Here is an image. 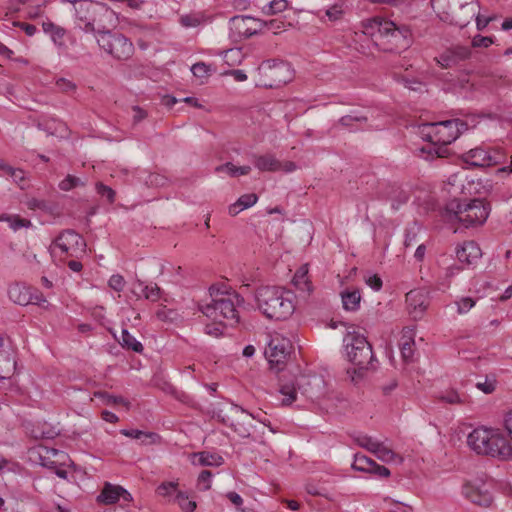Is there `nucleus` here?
Here are the masks:
<instances>
[{"mask_svg":"<svg viewBox=\"0 0 512 512\" xmlns=\"http://www.w3.org/2000/svg\"><path fill=\"white\" fill-rule=\"evenodd\" d=\"M363 34L370 36L374 45L385 52H399L410 45V31L397 27L388 20L372 19L362 24Z\"/></svg>","mask_w":512,"mask_h":512,"instance_id":"f257e3e1","label":"nucleus"},{"mask_svg":"<svg viewBox=\"0 0 512 512\" xmlns=\"http://www.w3.org/2000/svg\"><path fill=\"white\" fill-rule=\"evenodd\" d=\"M212 298L211 303L200 305V311L215 321L226 319L231 324L239 322L237 307L243 302V298L225 284L212 285L209 288Z\"/></svg>","mask_w":512,"mask_h":512,"instance_id":"f03ea898","label":"nucleus"},{"mask_svg":"<svg viewBox=\"0 0 512 512\" xmlns=\"http://www.w3.org/2000/svg\"><path fill=\"white\" fill-rule=\"evenodd\" d=\"M77 26L85 33L97 35L115 25V12L106 4L92 0L73 1Z\"/></svg>","mask_w":512,"mask_h":512,"instance_id":"7ed1b4c3","label":"nucleus"},{"mask_svg":"<svg viewBox=\"0 0 512 512\" xmlns=\"http://www.w3.org/2000/svg\"><path fill=\"white\" fill-rule=\"evenodd\" d=\"M467 444L478 455L506 460L512 457V446L499 429L479 427L469 433Z\"/></svg>","mask_w":512,"mask_h":512,"instance_id":"20e7f679","label":"nucleus"},{"mask_svg":"<svg viewBox=\"0 0 512 512\" xmlns=\"http://www.w3.org/2000/svg\"><path fill=\"white\" fill-rule=\"evenodd\" d=\"M258 308L269 319L285 320L295 309L292 293L279 287L264 286L256 292Z\"/></svg>","mask_w":512,"mask_h":512,"instance_id":"39448f33","label":"nucleus"},{"mask_svg":"<svg viewBox=\"0 0 512 512\" xmlns=\"http://www.w3.org/2000/svg\"><path fill=\"white\" fill-rule=\"evenodd\" d=\"M343 342L348 360L355 365L354 374L362 378L365 371L376 369V359L366 336L356 331H348Z\"/></svg>","mask_w":512,"mask_h":512,"instance_id":"423d86ee","label":"nucleus"},{"mask_svg":"<svg viewBox=\"0 0 512 512\" xmlns=\"http://www.w3.org/2000/svg\"><path fill=\"white\" fill-rule=\"evenodd\" d=\"M431 6L442 21L459 27L467 26L479 12L476 0H431Z\"/></svg>","mask_w":512,"mask_h":512,"instance_id":"0eeeda50","label":"nucleus"},{"mask_svg":"<svg viewBox=\"0 0 512 512\" xmlns=\"http://www.w3.org/2000/svg\"><path fill=\"white\" fill-rule=\"evenodd\" d=\"M446 211L452 220V216L465 228L482 225L488 218L490 208L481 199H473L468 203L452 200L446 206Z\"/></svg>","mask_w":512,"mask_h":512,"instance_id":"6e6552de","label":"nucleus"},{"mask_svg":"<svg viewBox=\"0 0 512 512\" xmlns=\"http://www.w3.org/2000/svg\"><path fill=\"white\" fill-rule=\"evenodd\" d=\"M97 44L117 60H127L134 52L132 42L123 34L105 28L96 35Z\"/></svg>","mask_w":512,"mask_h":512,"instance_id":"1a4fd4ad","label":"nucleus"},{"mask_svg":"<svg viewBox=\"0 0 512 512\" xmlns=\"http://www.w3.org/2000/svg\"><path fill=\"white\" fill-rule=\"evenodd\" d=\"M260 80L258 85L266 88H276L292 80L293 70L289 63L279 60L264 61L258 67Z\"/></svg>","mask_w":512,"mask_h":512,"instance_id":"9d476101","label":"nucleus"},{"mask_svg":"<svg viewBox=\"0 0 512 512\" xmlns=\"http://www.w3.org/2000/svg\"><path fill=\"white\" fill-rule=\"evenodd\" d=\"M433 131L427 134L432 143L451 144L461 133L468 129L467 123L460 119H452L428 125Z\"/></svg>","mask_w":512,"mask_h":512,"instance_id":"9b49d317","label":"nucleus"},{"mask_svg":"<svg viewBox=\"0 0 512 512\" xmlns=\"http://www.w3.org/2000/svg\"><path fill=\"white\" fill-rule=\"evenodd\" d=\"M293 351V344L290 339L282 336H273L265 350V355L271 364V367L277 372L282 371L281 365H284Z\"/></svg>","mask_w":512,"mask_h":512,"instance_id":"f8f14e48","label":"nucleus"},{"mask_svg":"<svg viewBox=\"0 0 512 512\" xmlns=\"http://www.w3.org/2000/svg\"><path fill=\"white\" fill-rule=\"evenodd\" d=\"M462 158L475 167H490L504 162L506 155L499 148L476 147L463 154Z\"/></svg>","mask_w":512,"mask_h":512,"instance_id":"ddd939ff","label":"nucleus"},{"mask_svg":"<svg viewBox=\"0 0 512 512\" xmlns=\"http://www.w3.org/2000/svg\"><path fill=\"white\" fill-rule=\"evenodd\" d=\"M320 381L321 380L317 377L311 378L306 375H300L295 379V382L281 384L280 393L284 396L282 404H292L296 400L298 392L306 397L312 398L314 396L312 384L313 382L316 383Z\"/></svg>","mask_w":512,"mask_h":512,"instance_id":"4468645a","label":"nucleus"},{"mask_svg":"<svg viewBox=\"0 0 512 512\" xmlns=\"http://www.w3.org/2000/svg\"><path fill=\"white\" fill-rule=\"evenodd\" d=\"M86 243L83 237L74 230L63 231L54 241L52 252L56 254V249L70 257H78L85 252Z\"/></svg>","mask_w":512,"mask_h":512,"instance_id":"2eb2a0df","label":"nucleus"},{"mask_svg":"<svg viewBox=\"0 0 512 512\" xmlns=\"http://www.w3.org/2000/svg\"><path fill=\"white\" fill-rule=\"evenodd\" d=\"M39 456L42 466L53 470L55 474L62 479L67 478V471L61 468L68 460V455L65 452L55 448L44 447L39 453Z\"/></svg>","mask_w":512,"mask_h":512,"instance_id":"dca6fc26","label":"nucleus"},{"mask_svg":"<svg viewBox=\"0 0 512 512\" xmlns=\"http://www.w3.org/2000/svg\"><path fill=\"white\" fill-rule=\"evenodd\" d=\"M231 30L239 37L249 38L263 31L262 20L247 15L235 16L231 19Z\"/></svg>","mask_w":512,"mask_h":512,"instance_id":"f3484780","label":"nucleus"},{"mask_svg":"<svg viewBox=\"0 0 512 512\" xmlns=\"http://www.w3.org/2000/svg\"><path fill=\"white\" fill-rule=\"evenodd\" d=\"M406 303L410 314L417 319L422 316L429 305V299L423 290H411L406 294Z\"/></svg>","mask_w":512,"mask_h":512,"instance_id":"a211bd4d","label":"nucleus"},{"mask_svg":"<svg viewBox=\"0 0 512 512\" xmlns=\"http://www.w3.org/2000/svg\"><path fill=\"white\" fill-rule=\"evenodd\" d=\"M464 494L471 502L479 506L488 507L492 503V495L485 485H466Z\"/></svg>","mask_w":512,"mask_h":512,"instance_id":"6ab92c4d","label":"nucleus"},{"mask_svg":"<svg viewBox=\"0 0 512 512\" xmlns=\"http://www.w3.org/2000/svg\"><path fill=\"white\" fill-rule=\"evenodd\" d=\"M456 255L460 262L470 265L480 259L482 253L476 242L467 241L457 248Z\"/></svg>","mask_w":512,"mask_h":512,"instance_id":"aec40b11","label":"nucleus"},{"mask_svg":"<svg viewBox=\"0 0 512 512\" xmlns=\"http://www.w3.org/2000/svg\"><path fill=\"white\" fill-rule=\"evenodd\" d=\"M129 496L130 494L122 487L106 483L102 492L97 496V501L103 504H114L120 497L127 500Z\"/></svg>","mask_w":512,"mask_h":512,"instance_id":"412c9836","label":"nucleus"},{"mask_svg":"<svg viewBox=\"0 0 512 512\" xmlns=\"http://www.w3.org/2000/svg\"><path fill=\"white\" fill-rule=\"evenodd\" d=\"M8 295L11 301L18 305L26 306L31 303V287L23 284H13L8 289Z\"/></svg>","mask_w":512,"mask_h":512,"instance_id":"4be33fe9","label":"nucleus"},{"mask_svg":"<svg viewBox=\"0 0 512 512\" xmlns=\"http://www.w3.org/2000/svg\"><path fill=\"white\" fill-rule=\"evenodd\" d=\"M254 166L262 172L280 171V161L270 153L264 155H253Z\"/></svg>","mask_w":512,"mask_h":512,"instance_id":"5701e85b","label":"nucleus"},{"mask_svg":"<svg viewBox=\"0 0 512 512\" xmlns=\"http://www.w3.org/2000/svg\"><path fill=\"white\" fill-rule=\"evenodd\" d=\"M414 333L410 328H404L402 332V337L400 340V351L402 358L408 362L413 359L414 355Z\"/></svg>","mask_w":512,"mask_h":512,"instance_id":"b1692460","label":"nucleus"},{"mask_svg":"<svg viewBox=\"0 0 512 512\" xmlns=\"http://www.w3.org/2000/svg\"><path fill=\"white\" fill-rule=\"evenodd\" d=\"M16 368V362L10 349H0V378H9Z\"/></svg>","mask_w":512,"mask_h":512,"instance_id":"393cba45","label":"nucleus"},{"mask_svg":"<svg viewBox=\"0 0 512 512\" xmlns=\"http://www.w3.org/2000/svg\"><path fill=\"white\" fill-rule=\"evenodd\" d=\"M343 308L347 311H357L360 307L361 294L358 289L345 290L341 293Z\"/></svg>","mask_w":512,"mask_h":512,"instance_id":"a878e982","label":"nucleus"},{"mask_svg":"<svg viewBox=\"0 0 512 512\" xmlns=\"http://www.w3.org/2000/svg\"><path fill=\"white\" fill-rule=\"evenodd\" d=\"M373 454L382 462L390 463H402L403 458L399 454L395 453L391 448L385 446L382 442H379Z\"/></svg>","mask_w":512,"mask_h":512,"instance_id":"bb28decb","label":"nucleus"},{"mask_svg":"<svg viewBox=\"0 0 512 512\" xmlns=\"http://www.w3.org/2000/svg\"><path fill=\"white\" fill-rule=\"evenodd\" d=\"M436 399L443 403L455 405L465 403L467 401V396L465 394L458 393L453 388H450L439 392L436 395Z\"/></svg>","mask_w":512,"mask_h":512,"instance_id":"cd10ccee","label":"nucleus"},{"mask_svg":"<svg viewBox=\"0 0 512 512\" xmlns=\"http://www.w3.org/2000/svg\"><path fill=\"white\" fill-rule=\"evenodd\" d=\"M121 434L126 437L138 439L143 444L154 443L159 438L156 433L144 432L137 429H122Z\"/></svg>","mask_w":512,"mask_h":512,"instance_id":"c85d7f7f","label":"nucleus"},{"mask_svg":"<svg viewBox=\"0 0 512 512\" xmlns=\"http://www.w3.org/2000/svg\"><path fill=\"white\" fill-rule=\"evenodd\" d=\"M448 144L442 143H432L430 142L428 145L421 148L422 153H427L425 159L433 158L434 156L438 158H445L449 155V149L447 147Z\"/></svg>","mask_w":512,"mask_h":512,"instance_id":"c756f323","label":"nucleus"},{"mask_svg":"<svg viewBox=\"0 0 512 512\" xmlns=\"http://www.w3.org/2000/svg\"><path fill=\"white\" fill-rule=\"evenodd\" d=\"M250 171H251V167L248 165L236 166L231 162H227V163L219 165L215 168V172H217V173L226 172L231 177L248 175L250 173Z\"/></svg>","mask_w":512,"mask_h":512,"instance_id":"7c9ffc66","label":"nucleus"},{"mask_svg":"<svg viewBox=\"0 0 512 512\" xmlns=\"http://www.w3.org/2000/svg\"><path fill=\"white\" fill-rule=\"evenodd\" d=\"M119 343L123 348L134 352L141 353L143 351V345L133 335H131L127 329H122Z\"/></svg>","mask_w":512,"mask_h":512,"instance_id":"2f4dec72","label":"nucleus"},{"mask_svg":"<svg viewBox=\"0 0 512 512\" xmlns=\"http://www.w3.org/2000/svg\"><path fill=\"white\" fill-rule=\"evenodd\" d=\"M367 121V117L365 115L359 114L357 112H351L348 115L341 117L338 123L350 130H354L358 127L357 124H361Z\"/></svg>","mask_w":512,"mask_h":512,"instance_id":"473e14b6","label":"nucleus"},{"mask_svg":"<svg viewBox=\"0 0 512 512\" xmlns=\"http://www.w3.org/2000/svg\"><path fill=\"white\" fill-rule=\"evenodd\" d=\"M374 460L363 455V454H355L354 461L352 463V469L360 472L368 473L374 465Z\"/></svg>","mask_w":512,"mask_h":512,"instance_id":"72a5a7b5","label":"nucleus"},{"mask_svg":"<svg viewBox=\"0 0 512 512\" xmlns=\"http://www.w3.org/2000/svg\"><path fill=\"white\" fill-rule=\"evenodd\" d=\"M196 456H198L199 464L202 466H220L224 462L222 456L209 452H200Z\"/></svg>","mask_w":512,"mask_h":512,"instance_id":"f704fd0d","label":"nucleus"},{"mask_svg":"<svg viewBox=\"0 0 512 512\" xmlns=\"http://www.w3.org/2000/svg\"><path fill=\"white\" fill-rule=\"evenodd\" d=\"M354 442L360 447L373 453L380 441L373 439L371 436L365 434H358L353 436Z\"/></svg>","mask_w":512,"mask_h":512,"instance_id":"c9c22d12","label":"nucleus"},{"mask_svg":"<svg viewBox=\"0 0 512 512\" xmlns=\"http://www.w3.org/2000/svg\"><path fill=\"white\" fill-rule=\"evenodd\" d=\"M0 221L8 222L9 226L15 231L22 227H28L30 225L29 220L23 219V218L19 217L18 215L2 214V215H0Z\"/></svg>","mask_w":512,"mask_h":512,"instance_id":"e433bc0d","label":"nucleus"},{"mask_svg":"<svg viewBox=\"0 0 512 512\" xmlns=\"http://www.w3.org/2000/svg\"><path fill=\"white\" fill-rule=\"evenodd\" d=\"M287 7V0H272L262 8V13L265 15H274L283 12Z\"/></svg>","mask_w":512,"mask_h":512,"instance_id":"4c0bfd02","label":"nucleus"},{"mask_svg":"<svg viewBox=\"0 0 512 512\" xmlns=\"http://www.w3.org/2000/svg\"><path fill=\"white\" fill-rule=\"evenodd\" d=\"M294 286L302 291L309 290V282L307 279V269L300 268L294 275L292 280Z\"/></svg>","mask_w":512,"mask_h":512,"instance_id":"58836bf2","label":"nucleus"},{"mask_svg":"<svg viewBox=\"0 0 512 512\" xmlns=\"http://www.w3.org/2000/svg\"><path fill=\"white\" fill-rule=\"evenodd\" d=\"M93 396L101 399L102 402L106 405L127 404L123 397L110 395L103 391H95Z\"/></svg>","mask_w":512,"mask_h":512,"instance_id":"ea45409f","label":"nucleus"},{"mask_svg":"<svg viewBox=\"0 0 512 512\" xmlns=\"http://www.w3.org/2000/svg\"><path fill=\"white\" fill-rule=\"evenodd\" d=\"M175 501L184 512H193L196 509V502L190 500L187 495L177 492Z\"/></svg>","mask_w":512,"mask_h":512,"instance_id":"a19ab883","label":"nucleus"},{"mask_svg":"<svg viewBox=\"0 0 512 512\" xmlns=\"http://www.w3.org/2000/svg\"><path fill=\"white\" fill-rule=\"evenodd\" d=\"M85 182L82 181L79 177L73 175H67L65 179H63L59 183V188L62 191H70L78 186H84Z\"/></svg>","mask_w":512,"mask_h":512,"instance_id":"79ce46f5","label":"nucleus"},{"mask_svg":"<svg viewBox=\"0 0 512 512\" xmlns=\"http://www.w3.org/2000/svg\"><path fill=\"white\" fill-rule=\"evenodd\" d=\"M144 297L150 301H157L161 298L162 290L157 284H149L142 288Z\"/></svg>","mask_w":512,"mask_h":512,"instance_id":"37998d69","label":"nucleus"},{"mask_svg":"<svg viewBox=\"0 0 512 512\" xmlns=\"http://www.w3.org/2000/svg\"><path fill=\"white\" fill-rule=\"evenodd\" d=\"M391 206L394 210H398L400 205L406 203L408 201V195L405 191L401 189H394L390 196Z\"/></svg>","mask_w":512,"mask_h":512,"instance_id":"c03bdc74","label":"nucleus"},{"mask_svg":"<svg viewBox=\"0 0 512 512\" xmlns=\"http://www.w3.org/2000/svg\"><path fill=\"white\" fill-rule=\"evenodd\" d=\"M395 79L402 83L406 88L413 91H420L422 89L423 83L417 79H410L404 75L395 74Z\"/></svg>","mask_w":512,"mask_h":512,"instance_id":"a18cd8bd","label":"nucleus"},{"mask_svg":"<svg viewBox=\"0 0 512 512\" xmlns=\"http://www.w3.org/2000/svg\"><path fill=\"white\" fill-rule=\"evenodd\" d=\"M95 188L97 193L102 197H105L109 203H113L115 201L116 193L111 187L104 185L102 182H97Z\"/></svg>","mask_w":512,"mask_h":512,"instance_id":"49530a36","label":"nucleus"},{"mask_svg":"<svg viewBox=\"0 0 512 512\" xmlns=\"http://www.w3.org/2000/svg\"><path fill=\"white\" fill-rule=\"evenodd\" d=\"M496 379L494 376H486L483 382L476 383V387L483 391L485 394H490L495 390Z\"/></svg>","mask_w":512,"mask_h":512,"instance_id":"de8ad7c7","label":"nucleus"},{"mask_svg":"<svg viewBox=\"0 0 512 512\" xmlns=\"http://www.w3.org/2000/svg\"><path fill=\"white\" fill-rule=\"evenodd\" d=\"M343 13H344V11L342 8V4H338V3L329 7L325 11L326 17L332 22L341 19V17L343 16Z\"/></svg>","mask_w":512,"mask_h":512,"instance_id":"09e8293b","label":"nucleus"},{"mask_svg":"<svg viewBox=\"0 0 512 512\" xmlns=\"http://www.w3.org/2000/svg\"><path fill=\"white\" fill-rule=\"evenodd\" d=\"M191 71L195 77L206 78L209 76L210 67L204 62H198L191 67Z\"/></svg>","mask_w":512,"mask_h":512,"instance_id":"8fccbe9b","label":"nucleus"},{"mask_svg":"<svg viewBox=\"0 0 512 512\" xmlns=\"http://www.w3.org/2000/svg\"><path fill=\"white\" fill-rule=\"evenodd\" d=\"M263 30H270L277 34L285 27V22L279 19H273L269 21L262 20Z\"/></svg>","mask_w":512,"mask_h":512,"instance_id":"3c124183","label":"nucleus"},{"mask_svg":"<svg viewBox=\"0 0 512 512\" xmlns=\"http://www.w3.org/2000/svg\"><path fill=\"white\" fill-rule=\"evenodd\" d=\"M56 86L63 93H71L76 90V84L71 80L59 78L56 80Z\"/></svg>","mask_w":512,"mask_h":512,"instance_id":"603ef678","label":"nucleus"},{"mask_svg":"<svg viewBox=\"0 0 512 512\" xmlns=\"http://www.w3.org/2000/svg\"><path fill=\"white\" fill-rule=\"evenodd\" d=\"M31 298L32 299L30 304H36L45 309L49 307L48 301L46 300L44 295L37 289L31 288Z\"/></svg>","mask_w":512,"mask_h":512,"instance_id":"864d4df0","label":"nucleus"},{"mask_svg":"<svg viewBox=\"0 0 512 512\" xmlns=\"http://www.w3.org/2000/svg\"><path fill=\"white\" fill-rule=\"evenodd\" d=\"M212 473L209 470H203L198 477V487L200 490H208L210 489V481H211Z\"/></svg>","mask_w":512,"mask_h":512,"instance_id":"5fc2aeb1","label":"nucleus"},{"mask_svg":"<svg viewBox=\"0 0 512 512\" xmlns=\"http://www.w3.org/2000/svg\"><path fill=\"white\" fill-rule=\"evenodd\" d=\"M457 304V311L460 314L467 313L475 305V301L470 297L460 299Z\"/></svg>","mask_w":512,"mask_h":512,"instance_id":"6e6d98bb","label":"nucleus"},{"mask_svg":"<svg viewBox=\"0 0 512 512\" xmlns=\"http://www.w3.org/2000/svg\"><path fill=\"white\" fill-rule=\"evenodd\" d=\"M108 284L110 288L117 292H120L123 290L125 286V280L121 275L115 274L110 277Z\"/></svg>","mask_w":512,"mask_h":512,"instance_id":"4d7b16f0","label":"nucleus"},{"mask_svg":"<svg viewBox=\"0 0 512 512\" xmlns=\"http://www.w3.org/2000/svg\"><path fill=\"white\" fill-rule=\"evenodd\" d=\"M451 55L457 60H464L470 56V49L463 46H457L450 51Z\"/></svg>","mask_w":512,"mask_h":512,"instance_id":"13d9d810","label":"nucleus"},{"mask_svg":"<svg viewBox=\"0 0 512 512\" xmlns=\"http://www.w3.org/2000/svg\"><path fill=\"white\" fill-rule=\"evenodd\" d=\"M257 200H258V197L254 193L244 194L238 199L239 204L242 205V208H244V209H247V208H250L251 206H253L257 202Z\"/></svg>","mask_w":512,"mask_h":512,"instance_id":"bf43d9fd","label":"nucleus"},{"mask_svg":"<svg viewBox=\"0 0 512 512\" xmlns=\"http://www.w3.org/2000/svg\"><path fill=\"white\" fill-rule=\"evenodd\" d=\"M368 473L374 474L380 478H388L391 474L390 470L387 467L377 464L376 462H374V465L372 466L371 470H369Z\"/></svg>","mask_w":512,"mask_h":512,"instance_id":"052dcab7","label":"nucleus"},{"mask_svg":"<svg viewBox=\"0 0 512 512\" xmlns=\"http://www.w3.org/2000/svg\"><path fill=\"white\" fill-rule=\"evenodd\" d=\"M365 283L375 291L382 288V279L377 274L365 276Z\"/></svg>","mask_w":512,"mask_h":512,"instance_id":"680f3d73","label":"nucleus"},{"mask_svg":"<svg viewBox=\"0 0 512 512\" xmlns=\"http://www.w3.org/2000/svg\"><path fill=\"white\" fill-rule=\"evenodd\" d=\"M174 492H176V484L173 482L162 483L157 488V493L161 496H169Z\"/></svg>","mask_w":512,"mask_h":512,"instance_id":"e2e57ef3","label":"nucleus"},{"mask_svg":"<svg viewBox=\"0 0 512 512\" xmlns=\"http://www.w3.org/2000/svg\"><path fill=\"white\" fill-rule=\"evenodd\" d=\"M493 43L491 37L477 35L472 40L474 47H489Z\"/></svg>","mask_w":512,"mask_h":512,"instance_id":"0e129e2a","label":"nucleus"},{"mask_svg":"<svg viewBox=\"0 0 512 512\" xmlns=\"http://www.w3.org/2000/svg\"><path fill=\"white\" fill-rule=\"evenodd\" d=\"M133 123L138 124L147 117V113L139 106H133Z\"/></svg>","mask_w":512,"mask_h":512,"instance_id":"69168bd1","label":"nucleus"},{"mask_svg":"<svg viewBox=\"0 0 512 512\" xmlns=\"http://www.w3.org/2000/svg\"><path fill=\"white\" fill-rule=\"evenodd\" d=\"M180 23L183 27H196L199 24V20L197 17L190 15H183L180 18Z\"/></svg>","mask_w":512,"mask_h":512,"instance_id":"338daca9","label":"nucleus"},{"mask_svg":"<svg viewBox=\"0 0 512 512\" xmlns=\"http://www.w3.org/2000/svg\"><path fill=\"white\" fill-rule=\"evenodd\" d=\"M13 26L15 27H20L21 29L24 30V32L28 35V36H33L37 30L36 26L32 25V24H28V23H23V22H19V21H14L12 23Z\"/></svg>","mask_w":512,"mask_h":512,"instance_id":"774afa93","label":"nucleus"}]
</instances>
